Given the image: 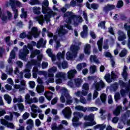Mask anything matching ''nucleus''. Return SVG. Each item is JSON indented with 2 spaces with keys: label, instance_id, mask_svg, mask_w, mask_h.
Masks as SVG:
<instances>
[{
  "label": "nucleus",
  "instance_id": "obj_43",
  "mask_svg": "<svg viewBox=\"0 0 130 130\" xmlns=\"http://www.w3.org/2000/svg\"><path fill=\"white\" fill-rule=\"evenodd\" d=\"M107 98V96L106 95V94L105 93H102L100 95V99L102 103L105 104V102H106Z\"/></svg>",
  "mask_w": 130,
  "mask_h": 130
},
{
  "label": "nucleus",
  "instance_id": "obj_58",
  "mask_svg": "<svg viewBox=\"0 0 130 130\" xmlns=\"http://www.w3.org/2000/svg\"><path fill=\"white\" fill-rule=\"evenodd\" d=\"M51 128L52 130H57L58 129V127L56 123H53L51 125Z\"/></svg>",
  "mask_w": 130,
  "mask_h": 130
},
{
  "label": "nucleus",
  "instance_id": "obj_44",
  "mask_svg": "<svg viewBox=\"0 0 130 130\" xmlns=\"http://www.w3.org/2000/svg\"><path fill=\"white\" fill-rule=\"evenodd\" d=\"M24 101L23 100V99L22 98V96H19L18 99L17 98L14 97L13 100V102L14 103H17L18 102V103H21V102H23Z\"/></svg>",
  "mask_w": 130,
  "mask_h": 130
},
{
  "label": "nucleus",
  "instance_id": "obj_56",
  "mask_svg": "<svg viewBox=\"0 0 130 130\" xmlns=\"http://www.w3.org/2000/svg\"><path fill=\"white\" fill-rule=\"evenodd\" d=\"M96 71H97L96 66H92L90 67V72L91 74H94Z\"/></svg>",
  "mask_w": 130,
  "mask_h": 130
},
{
  "label": "nucleus",
  "instance_id": "obj_12",
  "mask_svg": "<svg viewBox=\"0 0 130 130\" xmlns=\"http://www.w3.org/2000/svg\"><path fill=\"white\" fill-rule=\"evenodd\" d=\"M116 78H117V76L113 72H112L111 75L109 74H107L105 76V79L108 83H111L113 80H115Z\"/></svg>",
  "mask_w": 130,
  "mask_h": 130
},
{
  "label": "nucleus",
  "instance_id": "obj_46",
  "mask_svg": "<svg viewBox=\"0 0 130 130\" xmlns=\"http://www.w3.org/2000/svg\"><path fill=\"white\" fill-rule=\"evenodd\" d=\"M102 42H103V38H101L97 43L100 51H102Z\"/></svg>",
  "mask_w": 130,
  "mask_h": 130
},
{
  "label": "nucleus",
  "instance_id": "obj_18",
  "mask_svg": "<svg viewBox=\"0 0 130 130\" xmlns=\"http://www.w3.org/2000/svg\"><path fill=\"white\" fill-rule=\"evenodd\" d=\"M57 71V68L55 67H52L48 70V77L53 78L54 77V73Z\"/></svg>",
  "mask_w": 130,
  "mask_h": 130
},
{
  "label": "nucleus",
  "instance_id": "obj_53",
  "mask_svg": "<svg viewBox=\"0 0 130 130\" xmlns=\"http://www.w3.org/2000/svg\"><path fill=\"white\" fill-rule=\"evenodd\" d=\"M127 53V51L126 49H123L120 53L119 56H120V57H123L125 55H126Z\"/></svg>",
  "mask_w": 130,
  "mask_h": 130
},
{
  "label": "nucleus",
  "instance_id": "obj_14",
  "mask_svg": "<svg viewBox=\"0 0 130 130\" xmlns=\"http://www.w3.org/2000/svg\"><path fill=\"white\" fill-rule=\"evenodd\" d=\"M7 17L5 16V14L2 12V9L0 8V18H1L2 21L5 22V21L7 20V19H11L12 18V13L10 11L7 12Z\"/></svg>",
  "mask_w": 130,
  "mask_h": 130
},
{
  "label": "nucleus",
  "instance_id": "obj_23",
  "mask_svg": "<svg viewBox=\"0 0 130 130\" xmlns=\"http://www.w3.org/2000/svg\"><path fill=\"white\" fill-rule=\"evenodd\" d=\"M83 31L81 32V36L82 38H86L88 35V26L86 25L83 26Z\"/></svg>",
  "mask_w": 130,
  "mask_h": 130
},
{
  "label": "nucleus",
  "instance_id": "obj_15",
  "mask_svg": "<svg viewBox=\"0 0 130 130\" xmlns=\"http://www.w3.org/2000/svg\"><path fill=\"white\" fill-rule=\"evenodd\" d=\"M94 86L96 91H101L102 89L105 87V83H104L103 81L101 80L100 82L94 83Z\"/></svg>",
  "mask_w": 130,
  "mask_h": 130
},
{
  "label": "nucleus",
  "instance_id": "obj_10",
  "mask_svg": "<svg viewBox=\"0 0 130 130\" xmlns=\"http://www.w3.org/2000/svg\"><path fill=\"white\" fill-rule=\"evenodd\" d=\"M32 36H34L35 38H37L39 36V32H38L37 27H34L31 28V31L27 35L28 39L31 40L32 39Z\"/></svg>",
  "mask_w": 130,
  "mask_h": 130
},
{
  "label": "nucleus",
  "instance_id": "obj_32",
  "mask_svg": "<svg viewBox=\"0 0 130 130\" xmlns=\"http://www.w3.org/2000/svg\"><path fill=\"white\" fill-rule=\"evenodd\" d=\"M87 94H88V92L84 91V90H83L82 92L80 91H78L77 92H75V95L77 97H80V96H82V95L83 96H86Z\"/></svg>",
  "mask_w": 130,
  "mask_h": 130
},
{
  "label": "nucleus",
  "instance_id": "obj_57",
  "mask_svg": "<svg viewBox=\"0 0 130 130\" xmlns=\"http://www.w3.org/2000/svg\"><path fill=\"white\" fill-rule=\"evenodd\" d=\"M126 71H127V67L126 66H124L123 70V73H122V76L124 78V79H125L126 78Z\"/></svg>",
  "mask_w": 130,
  "mask_h": 130
},
{
  "label": "nucleus",
  "instance_id": "obj_55",
  "mask_svg": "<svg viewBox=\"0 0 130 130\" xmlns=\"http://www.w3.org/2000/svg\"><path fill=\"white\" fill-rule=\"evenodd\" d=\"M36 42L32 41L31 44H27V47L29 49H33V46H36Z\"/></svg>",
  "mask_w": 130,
  "mask_h": 130
},
{
  "label": "nucleus",
  "instance_id": "obj_62",
  "mask_svg": "<svg viewBox=\"0 0 130 130\" xmlns=\"http://www.w3.org/2000/svg\"><path fill=\"white\" fill-rule=\"evenodd\" d=\"M124 28L126 31H129L130 30V25L129 23H125L124 24Z\"/></svg>",
  "mask_w": 130,
  "mask_h": 130
},
{
  "label": "nucleus",
  "instance_id": "obj_60",
  "mask_svg": "<svg viewBox=\"0 0 130 130\" xmlns=\"http://www.w3.org/2000/svg\"><path fill=\"white\" fill-rule=\"evenodd\" d=\"M39 103L41 104H42V103H44V101H45V98L43 96H41L38 99Z\"/></svg>",
  "mask_w": 130,
  "mask_h": 130
},
{
  "label": "nucleus",
  "instance_id": "obj_16",
  "mask_svg": "<svg viewBox=\"0 0 130 130\" xmlns=\"http://www.w3.org/2000/svg\"><path fill=\"white\" fill-rule=\"evenodd\" d=\"M61 93H62V94L60 98V100L62 103H64V102H66V96H67V94H69L68 92V89L66 88H62L61 89Z\"/></svg>",
  "mask_w": 130,
  "mask_h": 130
},
{
  "label": "nucleus",
  "instance_id": "obj_54",
  "mask_svg": "<svg viewBox=\"0 0 130 130\" xmlns=\"http://www.w3.org/2000/svg\"><path fill=\"white\" fill-rule=\"evenodd\" d=\"M31 1L29 2L31 6H35V5H39V1L38 0H30Z\"/></svg>",
  "mask_w": 130,
  "mask_h": 130
},
{
  "label": "nucleus",
  "instance_id": "obj_5",
  "mask_svg": "<svg viewBox=\"0 0 130 130\" xmlns=\"http://www.w3.org/2000/svg\"><path fill=\"white\" fill-rule=\"evenodd\" d=\"M74 117L72 119L73 124L74 126H78L82 124L81 122H79V119L82 118L84 116L83 113L78 112H75L73 113Z\"/></svg>",
  "mask_w": 130,
  "mask_h": 130
},
{
  "label": "nucleus",
  "instance_id": "obj_20",
  "mask_svg": "<svg viewBox=\"0 0 130 130\" xmlns=\"http://www.w3.org/2000/svg\"><path fill=\"white\" fill-rule=\"evenodd\" d=\"M34 19L35 21L38 22L39 24L40 25H43V23H44V17L43 16V15L37 16L36 17H34Z\"/></svg>",
  "mask_w": 130,
  "mask_h": 130
},
{
  "label": "nucleus",
  "instance_id": "obj_2",
  "mask_svg": "<svg viewBox=\"0 0 130 130\" xmlns=\"http://www.w3.org/2000/svg\"><path fill=\"white\" fill-rule=\"evenodd\" d=\"M43 57V55L40 54L37 56L38 60L36 61L32 59L28 61L26 65V69L23 71L25 74L24 77L26 79H30L31 78V72L30 70L32 69V66H37V67H40L41 66V60H42V58Z\"/></svg>",
  "mask_w": 130,
  "mask_h": 130
},
{
  "label": "nucleus",
  "instance_id": "obj_39",
  "mask_svg": "<svg viewBox=\"0 0 130 130\" xmlns=\"http://www.w3.org/2000/svg\"><path fill=\"white\" fill-rule=\"evenodd\" d=\"M53 93L51 91L47 92L45 93L44 95L45 96L46 98L47 99V100H49V101H50L51 100V98H52V95Z\"/></svg>",
  "mask_w": 130,
  "mask_h": 130
},
{
  "label": "nucleus",
  "instance_id": "obj_48",
  "mask_svg": "<svg viewBox=\"0 0 130 130\" xmlns=\"http://www.w3.org/2000/svg\"><path fill=\"white\" fill-rule=\"evenodd\" d=\"M13 68L11 66H7L6 67V72L8 75H11L13 74Z\"/></svg>",
  "mask_w": 130,
  "mask_h": 130
},
{
  "label": "nucleus",
  "instance_id": "obj_37",
  "mask_svg": "<svg viewBox=\"0 0 130 130\" xmlns=\"http://www.w3.org/2000/svg\"><path fill=\"white\" fill-rule=\"evenodd\" d=\"M38 54H40V51L39 50H34L31 52L30 57V58H34Z\"/></svg>",
  "mask_w": 130,
  "mask_h": 130
},
{
  "label": "nucleus",
  "instance_id": "obj_9",
  "mask_svg": "<svg viewBox=\"0 0 130 130\" xmlns=\"http://www.w3.org/2000/svg\"><path fill=\"white\" fill-rule=\"evenodd\" d=\"M25 102L27 104H32V103H38L39 100L36 97L30 98V94L27 93L25 96Z\"/></svg>",
  "mask_w": 130,
  "mask_h": 130
},
{
  "label": "nucleus",
  "instance_id": "obj_7",
  "mask_svg": "<svg viewBox=\"0 0 130 130\" xmlns=\"http://www.w3.org/2000/svg\"><path fill=\"white\" fill-rule=\"evenodd\" d=\"M67 74L63 72H58L56 75L55 83L57 84H60L62 83V81H66L67 80Z\"/></svg>",
  "mask_w": 130,
  "mask_h": 130
},
{
  "label": "nucleus",
  "instance_id": "obj_41",
  "mask_svg": "<svg viewBox=\"0 0 130 130\" xmlns=\"http://www.w3.org/2000/svg\"><path fill=\"white\" fill-rule=\"evenodd\" d=\"M85 120H89V121H93L94 120V114H91L88 116L84 117Z\"/></svg>",
  "mask_w": 130,
  "mask_h": 130
},
{
  "label": "nucleus",
  "instance_id": "obj_64",
  "mask_svg": "<svg viewBox=\"0 0 130 130\" xmlns=\"http://www.w3.org/2000/svg\"><path fill=\"white\" fill-rule=\"evenodd\" d=\"M127 36L128 37V47L130 49V30H128L127 32Z\"/></svg>",
  "mask_w": 130,
  "mask_h": 130
},
{
  "label": "nucleus",
  "instance_id": "obj_26",
  "mask_svg": "<svg viewBox=\"0 0 130 130\" xmlns=\"http://www.w3.org/2000/svg\"><path fill=\"white\" fill-rule=\"evenodd\" d=\"M86 7L88 8V9H89L91 10V9H93V10H97L99 8V5L96 4H92L90 6V4L89 3H86Z\"/></svg>",
  "mask_w": 130,
  "mask_h": 130
},
{
  "label": "nucleus",
  "instance_id": "obj_36",
  "mask_svg": "<svg viewBox=\"0 0 130 130\" xmlns=\"http://www.w3.org/2000/svg\"><path fill=\"white\" fill-rule=\"evenodd\" d=\"M64 54H66L64 51H63L62 52H59L57 54V58L58 59H63L64 58Z\"/></svg>",
  "mask_w": 130,
  "mask_h": 130
},
{
  "label": "nucleus",
  "instance_id": "obj_27",
  "mask_svg": "<svg viewBox=\"0 0 130 130\" xmlns=\"http://www.w3.org/2000/svg\"><path fill=\"white\" fill-rule=\"evenodd\" d=\"M67 30H66L63 28V26H61L60 28L58 29V35H59V36H62V35H64V34L67 33Z\"/></svg>",
  "mask_w": 130,
  "mask_h": 130
},
{
  "label": "nucleus",
  "instance_id": "obj_38",
  "mask_svg": "<svg viewBox=\"0 0 130 130\" xmlns=\"http://www.w3.org/2000/svg\"><path fill=\"white\" fill-rule=\"evenodd\" d=\"M90 60L91 62L94 61V62H95V63H100V61L97 58L96 56L91 55L90 57Z\"/></svg>",
  "mask_w": 130,
  "mask_h": 130
},
{
  "label": "nucleus",
  "instance_id": "obj_47",
  "mask_svg": "<svg viewBox=\"0 0 130 130\" xmlns=\"http://www.w3.org/2000/svg\"><path fill=\"white\" fill-rule=\"evenodd\" d=\"M20 90H22V91L26 89V82L25 80H21L20 81Z\"/></svg>",
  "mask_w": 130,
  "mask_h": 130
},
{
  "label": "nucleus",
  "instance_id": "obj_45",
  "mask_svg": "<svg viewBox=\"0 0 130 130\" xmlns=\"http://www.w3.org/2000/svg\"><path fill=\"white\" fill-rule=\"evenodd\" d=\"M66 98L67 99V104H71L73 103V100H72V97L69 94V93L66 94Z\"/></svg>",
  "mask_w": 130,
  "mask_h": 130
},
{
  "label": "nucleus",
  "instance_id": "obj_6",
  "mask_svg": "<svg viewBox=\"0 0 130 130\" xmlns=\"http://www.w3.org/2000/svg\"><path fill=\"white\" fill-rule=\"evenodd\" d=\"M30 109L31 110V112H30V115L32 118H36L37 116H38V113H42V110L41 109L38 108V106H36L35 104H32L30 106Z\"/></svg>",
  "mask_w": 130,
  "mask_h": 130
},
{
  "label": "nucleus",
  "instance_id": "obj_49",
  "mask_svg": "<svg viewBox=\"0 0 130 130\" xmlns=\"http://www.w3.org/2000/svg\"><path fill=\"white\" fill-rule=\"evenodd\" d=\"M26 123L28 126H34V121H33L32 119H29L28 120H27L26 121Z\"/></svg>",
  "mask_w": 130,
  "mask_h": 130
},
{
  "label": "nucleus",
  "instance_id": "obj_63",
  "mask_svg": "<svg viewBox=\"0 0 130 130\" xmlns=\"http://www.w3.org/2000/svg\"><path fill=\"white\" fill-rule=\"evenodd\" d=\"M36 126L38 127L41 125V121L39 119H37L35 120Z\"/></svg>",
  "mask_w": 130,
  "mask_h": 130
},
{
  "label": "nucleus",
  "instance_id": "obj_28",
  "mask_svg": "<svg viewBox=\"0 0 130 130\" xmlns=\"http://www.w3.org/2000/svg\"><path fill=\"white\" fill-rule=\"evenodd\" d=\"M46 44V41L43 42V39H41L37 44V48H40L41 46H44Z\"/></svg>",
  "mask_w": 130,
  "mask_h": 130
},
{
  "label": "nucleus",
  "instance_id": "obj_22",
  "mask_svg": "<svg viewBox=\"0 0 130 130\" xmlns=\"http://www.w3.org/2000/svg\"><path fill=\"white\" fill-rule=\"evenodd\" d=\"M84 52L87 55H90L91 53V45L89 44H86L84 46Z\"/></svg>",
  "mask_w": 130,
  "mask_h": 130
},
{
  "label": "nucleus",
  "instance_id": "obj_50",
  "mask_svg": "<svg viewBox=\"0 0 130 130\" xmlns=\"http://www.w3.org/2000/svg\"><path fill=\"white\" fill-rule=\"evenodd\" d=\"M106 127V125H96L94 127V129H97V128H99L100 130H103L104 128Z\"/></svg>",
  "mask_w": 130,
  "mask_h": 130
},
{
  "label": "nucleus",
  "instance_id": "obj_24",
  "mask_svg": "<svg viewBox=\"0 0 130 130\" xmlns=\"http://www.w3.org/2000/svg\"><path fill=\"white\" fill-rule=\"evenodd\" d=\"M114 9H115V6L114 5L108 4L104 7V12H109V11H112Z\"/></svg>",
  "mask_w": 130,
  "mask_h": 130
},
{
  "label": "nucleus",
  "instance_id": "obj_17",
  "mask_svg": "<svg viewBox=\"0 0 130 130\" xmlns=\"http://www.w3.org/2000/svg\"><path fill=\"white\" fill-rule=\"evenodd\" d=\"M77 72L76 69L71 70L68 72L67 77L69 79L71 80V79L75 78L76 75H77Z\"/></svg>",
  "mask_w": 130,
  "mask_h": 130
},
{
  "label": "nucleus",
  "instance_id": "obj_35",
  "mask_svg": "<svg viewBox=\"0 0 130 130\" xmlns=\"http://www.w3.org/2000/svg\"><path fill=\"white\" fill-rule=\"evenodd\" d=\"M37 91L39 94H40L43 92H44V86L42 85H38L37 86Z\"/></svg>",
  "mask_w": 130,
  "mask_h": 130
},
{
  "label": "nucleus",
  "instance_id": "obj_1",
  "mask_svg": "<svg viewBox=\"0 0 130 130\" xmlns=\"http://www.w3.org/2000/svg\"><path fill=\"white\" fill-rule=\"evenodd\" d=\"M63 18L65 22L67 23L65 26L69 30H71L72 29V26H70L71 24H73L76 26L78 25V23L83 22V19L81 16H76L73 12H67L64 13Z\"/></svg>",
  "mask_w": 130,
  "mask_h": 130
},
{
  "label": "nucleus",
  "instance_id": "obj_40",
  "mask_svg": "<svg viewBox=\"0 0 130 130\" xmlns=\"http://www.w3.org/2000/svg\"><path fill=\"white\" fill-rule=\"evenodd\" d=\"M32 10L33 13H34V14H35L36 15H39V14L41 13L40 12V11H41V8L40 7H34L32 8Z\"/></svg>",
  "mask_w": 130,
  "mask_h": 130
},
{
  "label": "nucleus",
  "instance_id": "obj_31",
  "mask_svg": "<svg viewBox=\"0 0 130 130\" xmlns=\"http://www.w3.org/2000/svg\"><path fill=\"white\" fill-rule=\"evenodd\" d=\"M47 53L50 57H51L52 61H54V60H55V56L52 54L51 49H48L47 50Z\"/></svg>",
  "mask_w": 130,
  "mask_h": 130
},
{
  "label": "nucleus",
  "instance_id": "obj_30",
  "mask_svg": "<svg viewBox=\"0 0 130 130\" xmlns=\"http://www.w3.org/2000/svg\"><path fill=\"white\" fill-rule=\"evenodd\" d=\"M14 74L15 75H17V76H18V77L19 79L23 78V76L24 75L23 72H19V69H18V68H16L15 70L14 71Z\"/></svg>",
  "mask_w": 130,
  "mask_h": 130
},
{
  "label": "nucleus",
  "instance_id": "obj_25",
  "mask_svg": "<svg viewBox=\"0 0 130 130\" xmlns=\"http://www.w3.org/2000/svg\"><path fill=\"white\" fill-rule=\"evenodd\" d=\"M15 4H16L15 0H10L9 2H6L5 6L6 7H9V6H11L12 10H14V9H16L15 7Z\"/></svg>",
  "mask_w": 130,
  "mask_h": 130
},
{
  "label": "nucleus",
  "instance_id": "obj_3",
  "mask_svg": "<svg viewBox=\"0 0 130 130\" xmlns=\"http://www.w3.org/2000/svg\"><path fill=\"white\" fill-rule=\"evenodd\" d=\"M48 6H49L48 0H44L43 2L42 13L43 14H46L47 13V15H45V20L46 21H49L52 16L55 15V13L48 8Z\"/></svg>",
  "mask_w": 130,
  "mask_h": 130
},
{
  "label": "nucleus",
  "instance_id": "obj_8",
  "mask_svg": "<svg viewBox=\"0 0 130 130\" xmlns=\"http://www.w3.org/2000/svg\"><path fill=\"white\" fill-rule=\"evenodd\" d=\"M83 82V80L81 79H76L74 80H71L68 83V86L71 88H75V87H79Z\"/></svg>",
  "mask_w": 130,
  "mask_h": 130
},
{
  "label": "nucleus",
  "instance_id": "obj_61",
  "mask_svg": "<svg viewBox=\"0 0 130 130\" xmlns=\"http://www.w3.org/2000/svg\"><path fill=\"white\" fill-rule=\"evenodd\" d=\"M7 127L14 129L15 127V125H14V123L8 122L7 125Z\"/></svg>",
  "mask_w": 130,
  "mask_h": 130
},
{
  "label": "nucleus",
  "instance_id": "obj_11",
  "mask_svg": "<svg viewBox=\"0 0 130 130\" xmlns=\"http://www.w3.org/2000/svg\"><path fill=\"white\" fill-rule=\"evenodd\" d=\"M23 51L19 54V58L22 60H27V54H29V50L27 49V46L24 45L23 48Z\"/></svg>",
  "mask_w": 130,
  "mask_h": 130
},
{
  "label": "nucleus",
  "instance_id": "obj_34",
  "mask_svg": "<svg viewBox=\"0 0 130 130\" xmlns=\"http://www.w3.org/2000/svg\"><path fill=\"white\" fill-rule=\"evenodd\" d=\"M122 109L121 106H119L117 107V108L113 112V113L114 115L117 116V115H119L120 113V110Z\"/></svg>",
  "mask_w": 130,
  "mask_h": 130
},
{
  "label": "nucleus",
  "instance_id": "obj_13",
  "mask_svg": "<svg viewBox=\"0 0 130 130\" xmlns=\"http://www.w3.org/2000/svg\"><path fill=\"white\" fill-rule=\"evenodd\" d=\"M62 112L66 118H70L72 115V110L69 107L65 108Z\"/></svg>",
  "mask_w": 130,
  "mask_h": 130
},
{
  "label": "nucleus",
  "instance_id": "obj_19",
  "mask_svg": "<svg viewBox=\"0 0 130 130\" xmlns=\"http://www.w3.org/2000/svg\"><path fill=\"white\" fill-rule=\"evenodd\" d=\"M118 41H123V40H125L126 39V35L123 32V31L119 30L118 31Z\"/></svg>",
  "mask_w": 130,
  "mask_h": 130
},
{
  "label": "nucleus",
  "instance_id": "obj_52",
  "mask_svg": "<svg viewBox=\"0 0 130 130\" xmlns=\"http://www.w3.org/2000/svg\"><path fill=\"white\" fill-rule=\"evenodd\" d=\"M122 7H123V2L121 0L118 1L116 5V8H117V9H120V8H122Z\"/></svg>",
  "mask_w": 130,
  "mask_h": 130
},
{
  "label": "nucleus",
  "instance_id": "obj_51",
  "mask_svg": "<svg viewBox=\"0 0 130 130\" xmlns=\"http://www.w3.org/2000/svg\"><path fill=\"white\" fill-rule=\"evenodd\" d=\"M22 13L20 15L21 18H27V11H25L24 8H22L21 9Z\"/></svg>",
  "mask_w": 130,
  "mask_h": 130
},
{
  "label": "nucleus",
  "instance_id": "obj_33",
  "mask_svg": "<svg viewBox=\"0 0 130 130\" xmlns=\"http://www.w3.org/2000/svg\"><path fill=\"white\" fill-rule=\"evenodd\" d=\"M4 98L5 101H7L8 104H11L12 103V97L10 96L9 94H5L4 96Z\"/></svg>",
  "mask_w": 130,
  "mask_h": 130
},
{
  "label": "nucleus",
  "instance_id": "obj_4",
  "mask_svg": "<svg viewBox=\"0 0 130 130\" xmlns=\"http://www.w3.org/2000/svg\"><path fill=\"white\" fill-rule=\"evenodd\" d=\"M80 50V47L78 46V44L73 45L70 48V51L68 52L66 54V58L68 60L70 59H74L77 57L78 54V51Z\"/></svg>",
  "mask_w": 130,
  "mask_h": 130
},
{
  "label": "nucleus",
  "instance_id": "obj_21",
  "mask_svg": "<svg viewBox=\"0 0 130 130\" xmlns=\"http://www.w3.org/2000/svg\"><path fill=\"white\" fill-rule=\"evenodd\" d=\"M15 50H18V48L15 47L14 50H13L11 53H10V56L8 60V62L9 63H11L12 62V59H14V58H15L16 57V54L15 53Z\"/></svg>",
  "mask_w": 130,
  "mask_h": 130
},
{
  "label": "nucleus",
  "instance_id": "obj_29",
  "mask_svg": "<svg viewBox=\"0 0 130 130\" xmlns=\"http://www.w3.org/2000/svg\"><path fill=\"white\" fill-rule=\"evenodd\" d=\"M75 109L78 111H83V112H86V111L88 110V108L86 107H84L83 106L80 105L75 107Z\"/></svg>",
  "mask_w": 130,
  "mask_h": 130
},
{
  "label": "nucleus",
  "instance_id": "obj_59",
  "mask_svg": "<svg viewBox=\"0 0 130 130\" xmlns=\"http://www.w3.org/2000/svg\"><path fill=\"white\" fill-rule=\"evenodd\" d=\"M30 116V114L28 112H25L23 115H22V118L24 119V120H26L27 118H29V117Z\"/></svg>",
  "mask_w": 130,
  "mask_h": 130
},
{
  "label": "nucleus",
  "instance_id": "obj_42",
  "mask_svg": "<svg viewBox=\"0 0 130 130\" xmlns=\"http://www.w3.org/2000/svg\"><path fill=\"white\" fill-rule=\"evenodd\" d=\"M86 67H87V64H86V63H82L78 64L76 68L78 71H81L83 69V68H86Z\"/></svg>",
  "mask_w": 130,
  "mask_h": 130
}]
</instances>
